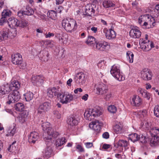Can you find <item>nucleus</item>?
Wrapping results in <instances>:
<instances>
[{
    "label": "nucleus",
    "instance_id": "nucleus-14",
    "mask_svg": "<svg viewBox=\"0 0 159 159\" xmlns=\"http://www.w3.org/2000/svg\"><path fill=\"white\" fill-rule=\"evenodd\" d=\"M44 77L41 75L33 76L32 78L33 83L35 84L37 86L41 85L43 83Z\"/></svg>",
    "mask_w": 159,
    "mask_h": 159
},
{
    "label": "nucleus",
    "instance_id": "nucleus-34",
    "mask_svg": "<svg viewBox=\"0 0 159 159\" xmlns=\"http://www.w3.org/2000/svg\"><path fill=\"white\" fill-rule=\"evenodd\" d=\"M139 135L136 133L130 134L129 135V139L133 142L138 141V138Z\"/></svg>",
    "mask_w": 159,
    "mask_h": 159
},
{
    "label": "nucleus",
    "instance_id": "nucleus-56",
    "mask_svg": "<svg viewBox=\"0 0 159 159\" xmlns=\"http://www.w3.org/2000/svg\"><path fill=\"white\" fill-rule=\"evenodd\" d=\"M53 114L55 117L57 119H60L61 117V114L57 111H53Z\"/></svg>",
    "mask_w": 159,
    "mask_h": 159
},
{
    "label": "nucleus",
    "instance_id": "nucleus-24",
    "mask_svg": "<svg viewBox=\"0 0 159 159\" xmlns=\"http://www.w3.org/2000/svg\"><path fill=\"white\" fill-rule=\"evenodd\" d=\"M18 20L16 18H10L8 21V24L10 27L14 28L16 27H17Z\"/></svg>",
    "mask_w": 159,
    "mask_h": 159
},
{
    "label": "nucleus",
    "instance_id": "nucleus-20",
    "mask_svg": "<svg viewBox=\"0 0 159 159\" xmlns=\"http://www.w3.org/2000/svg\"><path fill=\"white\" fill-rule=\"evenodd\" d=\"M29 115V112L27 111H23L20 114L17 118L19 122L21 124L24 123L26 121V119Z\"/></svg>",
    "mask_w": 159,
    "mask_h": 159
},
{
    "label": "nucleus",
    "instance_id": "nucleus-57",
    "mask_svg": "<svg viewBox=\"0 0 159 159\" xmlns=\"http://www.w3.org/2000/svg\"><path fill=\"white\" fill-rule=\"evenodd\" d=\"M112 97V93L111 92L108 93L106 96L105 98L106 100H108L110 99V98Z\"/></svg>",
    "mask_w": 159,
    "mask_h": 159
},
{
    "label": "nucleus",
    "instance_id": "nucleus-38",
    "mask_svg": "<svg viewBox=\"0 0 159 159\" xmlns=\"http://www.w3.org/2000/svg\"><path fill=\"white\" fill-rule=\"evenodd\" d=\"M96 42L95 38L91 36H88L87 40L86 42L87 44L90 45H91L92 44L96 43Z\"/></svg>",
    "mask_w": 159,
    "mask_h": 159
},
{
    "label": "nucleus",
    "instance_id": "nucleus-9",
    "mask_svg": "<svg viewBox=\"0 0 159 159\" xmlns=\"http://www.w3.org/2000/svg\"><path fill=\"white\" fill-rule=\"evenodd\" d=\"M51 104L48 102H45L40 104L37 109V113L43 114L48 111L50 108Z\"/></svg>",
    "mask_w": 159,
    "mask_h": 159
},
{
    "label": "nucleus",
    "instance_id": "nucleus-47",
    "mask_svg": "<svg viewBox=\"0 0 159 159\" xmlns=\"http://www.w3.org/2000/svg\"><path fill=\"white\" fill-rule=\"evenodd\" d=\"M16 127H14L11 130H8L7 134H6V135L7 136H13L16 133Z\"/></svg>",
    "mask_w": 159,
    "mask_h": 159
},
{
    "label": "nucleus",
    "instance_id": "nucleus-10",
    "mask_svg": "<svg viewBox=\"0 0 159 159\" xmlns=\"http://www.w3.org/2000/svg\"><path fill=\"white\" fill-rule=\"evenodd\" d=\"M141 72V77L143 80L148 81L152 79V74L150 70L145 68L143 69Z\"/></svg>",
    "mask_w": 159,
    "mask_h": 159
},
{
    "label": "nucleus",
    "instance_id": "nucleus-42",
    "mask_svg": "<svg viewBox=\"0 0 159 159\" xmlns=\"http://www.w3.org/2000/svg\"><path fill=\"white\" fill-rule=\"evenodd\" d=\"M28 22L26 20H18V27L19 26L21 27H24L27 25Z\"/></svg>",
    "mask_w": 159,
    "mask_h": 159
},
{
    "label": "nucleus",
    "instance_id": "nucleus-21",
    "mask_svg": "<svg viewBox=\"0 0 159 159\" xmlns=\"http://www.w3.org/2000/svg\"><path fill=\"white\" fill-rule=\"evenodd\" d=\"M142 99L139 96L137 95H134L131 102V104L136 107L139 106L141 104Z\"/></svg>",
    "mask_w": 159,
    "mask_h": 159
},
{
    "label": "nucleus",
    "instance_id": "nucleus-25",
    "mask_svg": "<svg viewBox=\"0 0 159 159\" xmlns=\"http://www.w3.org/2000/svg\"><path fill=\"white\" fill-rule=\"evenodd\" d=\"M85 75L82 72H80L77 74V75L76 76V77L79 80L77 81V79L76 81V82L77 84H80L84 82L85 79ZM76 79V77H75Z\"/></svg>",
    "mask_w": 159,
    "mask_h": 159
},
{
    "label": "nucleus",
    "instance_id": "nucleus-31",
    "mask_svg": "<svg viewBox=\"0 0 159 159\" xmlns=\"http://www.w3.org/2000/svg\"><path fill=\"white\" fill-rule=\"evenodd\" d=\"M138 92L143 97L149 100L150 98V95L149 93L147 92L146 91H144L142 89H139Z\"/></svg>",
    "mask_w": 159,
    "mask_h": 159
},
{
    "label": "nucleus",
    "instance_id": "nucleus-39",
    "mask_svg": "<svg viewBox=\"0 0 159 159\" xmlns=\"http://www.w3.org/2000/svg\"><path fill=\"white\" fill-rule=\"evenodd\" d=\"M126 55L127 59L129 62L133 63L134 57L133 52L130 51H128L126 53Z\"/></svg>",
    "mask_w": 159,
    "mask_h": 159
},
{
    "label": "nucleus",
    "instance_id": "nucleus-5",
    "mask_svg": "<svg viewBox=\"0 0 159 159\" xmlns=\"http://www.w3.org/2000/svg\"><path fill=\"white\" fill-rule=\"evenodd\" d=\"M149 133L152 137L150 142L155 144L159 140V128L154 127L151 128Z\"/></svg>",
    "mask_w": 159,
    "mask_h": 159
},
{
    "label": "nucleus",
    "instance_id": "nucleus-41",
    "mask_svg": "<svg viewBox=\"0 0 159 159\" xmlns=\"http://www.w3.org/2000/svg\"><path fill=\"white\" fill-rule=\"evenodd\" d=\"M1 36L3 39H7L9 37L8 30H3L0 33Z\"/></svg>",
    "mask_w": 159,
    "mask_h": 159
},
{
    "label": "nucleus",
    "instance_id": "nucleus-32",
    "mask_svg": "<svg viewBox=\"0 0 159 159\" xmlns=\"http://www.w3.org/2000/svg\"><path fill=\"white\" fill-rule=\"evenodd\" d=\"M122 127L121 124H117L113 127L114 132L116 134H120L121 132Z\"/></svg>",
    "mask_w": 159,
    "mask_h": 159
},
{
    "label": "nucleus",
    "instance_id": "nucleus-50",
    "mask_svg": "<svg viewBox=\"0 0 159 159\" xmlns=\"http://www.w3.org/2000/svg\"><path fill=\"white\" fill-rule=\"evenodd\" d=\"M16 143V141H15L13 142L11 144H10L9 147L8 149V151L10 152H12L13 150H16V147L14 145Z\"/></svg>",
    "mask_w": 159,
    "mask_h": 159
},
{
    "label": "nucleus",
    "instance_id": "nucleus-52",
    "mask_svg": "<svg viewBox=\"0 0 159 159\" xmlns=\"http://www.w3.org/2000/svg\"><path fill=\"white\" fill-rule=\"evenodd\" d=\"M52 152V150L51 148H48L45 150V155L48 157H49Z\"/></svg>",
    "mask_w": 159,
    "mask_h": 159
},
{
    "label": "nucleus",
    "instance_id": "nucleus-6",
    "mask_svg": "<svg viewBox=\"0 0 159 159\" xmlns=\"http://www.w3.org/2000/svg\"><path fill=\"white\" fill-rule=\"evenodd\" d=\"M57 97L60 99V102L62 104H67L73 99V95L68 92L59 93Z\"/></svg>",
    "mask_w": 159,
    "mask_h": 159
},
{
    "label": "nucleus",
    "instance_id": "nucleus-29",
    "mask_svg": "<svg viewBox=\"0 0 159 159\" xmlns=\"http://www.w3.org/2000/svg\"><path fill=\"white\" fill-rule=\"evenodd\" d=\"M103 6L106 8L115 7V4L113 2L110 0H105L102 3Z\"/></svg>",
    "mask_w": 159,
    "mask_h": 159
},
{
    "label": "nucleus",
    "instance_id": "nucleus-58",
    "mask_svg": "<svg viewBox=\"0 0 159 159\" xmlns=\"http://www.w3.org/2000/svg\"><path fill=\"white\" fill-rule=\"evenodd\" d=\"M55 37L58 38L59 41H60L61 40H62L63 39L62 38L63 36L62 34L60 33H57L56 34Z\"/></svg>",
    "mask_w": 159,
    "mask_h": 159
},
{
    "label": "nucleus",
    "instance_id": "nucleus-63",
    "mask_svg": "<svg viewBox=\"0 0 159 159\" xmlns=\"http://www.w3.org/2000/svg\"><path fill=\"white\" fill-rule=\"evenodd\" d=\"M54 34L52 33L49 32L48 34H45V36L46 38H50L52 36H53Z\"/></svg>",
    "mask_w": 159,
    "mask_h": 159
},
{
    "label": "nucleus",
    "instance_id": "nucleus-54",
    "mask_svg": "<svg viewBox=\"0 0 159 159\" xmlns=\"http://www.w3.org/2000/svg\"><path fill=\"white\" fill-rule=\"evenodd\" d=\"M7 19L5 17L2 16L0 19V25H2L4 24L6 22Z\"/></svg>",
    "mask_w": 159,
    "mask_h": 159
},
{
    "label": "nucleus",
    "instance_id": "nucleus-3",
    "mask_svg": "<svg viewBox=\"0 0 159 159\" xmlns=\"http://www.w3.org/2000/svg\"><path fill=\"white\" fill-rule=\"evenodd\" d=\"M102 110L101 107H97L93 108L86 110L84 114L85 118L89 120H91L95 117L102 115Z\"/></svg>",
    "mask_w": 159,
    "mask_h": 159
},
{
    "label": "nucleus",
    "instance_id": "nucleus-23",
    "mask_svg": "<svg viewBox=\"0 0 159 159\" xmlns=\"http://www.w3.org/2000/svg\"><path fill=\"white\" fill-rule=\"evenodd\" d=\"M1 93L2 95H5L11 91H12L10 84H7L2 86Z\"/></svg>",
    "mask_w": 159,
    "mask_h": 159
},
{
    "label": "nucleus",
    "instance_id": "nucleus-44",
    "mask_svg": "<svg viewBox=\"0 0 159 159\" xmlns=\"http://www.w3.org/2000/svg\"><path fill=\"white\" fill-rule=\"evenodd\" d=\"M145 15H142L140 16L139 18V23L141 26H143V23L145 22Z\"/></svg>",
    "mask_w": 159,
    "mask_h": 159
},
{
    "label": "nucleus",
    "instance_id": "nucleus-49",
    "mask_svg": "<svg viewBox=\"0 0 159 159\" xmlns=\"http://www.w3.org/2000/svg\"><path fill=\"white\" fill-rule=\"evenodd\" d=\"M154 114L156 117H159V105H157L155 107L154 109Z\"/></svg>",
    "mask_w": 159,
    "mask_h": 159
},
{
    "label": "nucleus",
    "instance_id": "nucleus-1",
    "mask_svg": "<svg viewBox=\"0 0 159 159\" xmlns=\"http://www.w3.org/2000/svg\"><path fill=\"white\" fill-rule=\"evenodd\" d=\"M42 127L43 131H46L48 135V137L44 138V140L46 142L50 141L52 138H56L59 134L58 132L55 131L50 127V124L48 122L43 123L42 124Z\"/></svg>",
    "mask_w": 159,
    "mask_h": 159
},
{
    "label": "nucleus",
    "instance_id": "nucleus-16",
    "mask_svg": "<svg viewBox=\"0 0 159 159\" xmlns=\"http://www.w3.org/2000/svg\"><path fill=\"white\" fill-rule=\"evenodd\" d=\"M59 94V90L55 87L49 88L47 90V96L51 98H52L54 96H57Z\"/></svg>",
    "mask_w": 159,
    "mask_h": 159
},
{
    "label": "nucleus",
    "instance_id": "nucleus-61",
    "mask_svg": "<svg viewBox=\"0 0 159 159\" xmlns=\"http://www.w3.org/2000/svg\"><path fill=\"white\" fill-rule=\"evenodd\" d=\"M109 133L107 132H105L102 134V137L104 138L107 139L109 138Z\"/></svg>",
    "mask_w": 159,
    "mask_h": 159
},
{
    "label": "nucleus",
    "instance_id": "nucleus-64",
    "mask_svg": "<svg viewBox=\"0 0 159 159\" xmlns=\"http://www.w3.org/2000/svg\"><path fill=\"white\" fill-rule=\"evenodd\" d=\"M88 97L89 95L87 94H86L82 97L81 98L84 101H86L88 99Z\"/></svg>",
    "mask_w": 159,
    "mask_h": 159
},
{
    "label": "nucleus",
    "instance_id": "nucleus-18",
    "mask_svg": "<svg viewBox=\"0 0 159 159\" xmlns=\"http://www.w3.org/2000/svg\"><path fill=\"white\" fill-rule=\"evenodd\" d=\"M12 61L15 65L21 64L22 62V56L20 53H17L14 55H12Z\"/></svg>",
    "mask_w": 159,
    "mask_h": 159
},
{
    "label": "nucleus",
    "instance_id": "nucleus-55",
    "mask_svg": "<svg viewBox=\"0 0 159 159\" xmlns=\"http://www.w3.org/2000/svg\"><path fill=\"white\" fill-rule=\"evenodd\" d=\"M17 15L18 16L20 17V18H22L23 17V16L24 15H25V11H24V10H20L18 11L17 12Z\"/></svg>",
    "mask_w": 159,
    "mask_h": 159
},
{
    "label": "nucleus",
    "instance_id": "nucleus-51",
    "mask_svg": "<svg viewBox=\"0 0 159 159\" xmlns=\"http://www.w3.org/2000/svg\"><path fill=\"white\" fill-rule=\"evenodd\" d=\"M44 43L48 47L51 48H52L54 46V42L52 40L45 41Z\"/></svg>",
    "mask_w": 159,
    "mask_h": 159
},
{
    "label": "nucleus",
    "instance_id": "nucleus-15",
    "mask_svg": "<svg viewBox=\"0 0 159 159\" xmlns=\"http://www.w3.org/2000/svg\"><path fill=\"white\" fill-rule=\"evenodd\" d=\"M91 123L89 124V127H92L96 133H99L101 129V126L99 125L100 122L98 120H95L92 121Z\"/></svg>",
    "mask_w": 159,
    "mask_h": 159
},
{
    "label": "nucleus",
    "instance_id": "nucleus-62",
    "mask_svg": "<svg viewBox=\"0 0 159 159\" xmlns=\"http://www.w3.org/2000/svg\"><path fill=\"white\" fill-rule=\"evenodd\" d=\"M110 146L111 145L110 144L104 143L103 145L102 148H104V149H107L109 148H110Z\"/></svg>",
    "mask_w": 159,
    "mask_h": 159
},
{
    "label": "nucleus",
    "instance_id": "nucleus-4",
    "mask_svg": "<svg viewBox=\"0 0 159 159\" xmlns=\"http://www.w3.org/2000/svg\"><path fill=\"white\" fill-rule=\"evenodd\" d=\"M110 73L113 76L119 81L124 80L125 79L123 73L120 72V66L118 64H114L111 67Z\"/></svg>",
    "mask_w": 159,
    "mask_h": 159
},
{
    "label": "nucleus",
    "instance_id": "nucleus-48",
    "mask_svg": "<svg viewBox=\"0 0 159 159\" xmlns=\"http://www.w3.org/2000/svg\"><path fill=\"white\" fill-rule=\"evenodd\" d=\"M143 144H145L147 143L146 138L143 135H139L138 138V141Z\"/></svg>",
    "mask_w": 159,
    "mask_h": 159
},
{
    "label": "nucleus",
    "instance_id": "nucleus-40",
    "mask_svg": "<svg viewBox=\"0 0 159 159\" xmlns=\"http://www.w3.org/2000/svg\"><path fill=\"white\" fill-rule=\"evenodd\" d=\"M56 11L53 10H50L47 13V15L52 19H54L57 16Z\"/></svg>",
    "mask_w": 159,
    "mask_h": 159
},
{
    "label": "nucleus",
    "instance_id": "nucleus-53",
    "mask_svg": "<svg viewBox=\"0 0 159 159\" xmlns=\"http://www.w3.org/2000/svg\"><path fill=\"white\" fill-rule=\"evenodd\" d=\"M76 148L78 150V152H84V149L82 146L80 144L77 145L76 146Z\"/></svg>",
    "mask_w": 159,
    "mask_h": 159
},
{
    "label": "nucleus",
    "instance_id": "nucleus-46",
    "mask_svg": "<svg viewBox=\"0 0 159 159\" xmlns=\"http://www.w3.org/2000/svg\"><path fill=\"white\" fill-rule=\"evenodd\" d=\"M11 14V11L8 9H6L3 10L2 12V16L5 17L6 18L7 16H9Z\"/></svg>",
    "mask_w": 159,
    "mask_h": 159
},
{
    "label": "nucleus",
    "instance_id": "nucleus-30",
    "mask_svg": "<svg viewBox=\"0 0 159 159\" xmlns=\"http://www.w3.org/2000/svg\"><path fill=\"white\" fill-rule=\"evenodd\" d=\"M66 140L65 138L57 139L56 141V145L57 147H60L65 144Z\"/></svg>",
    "mask_w": 159,
    "mask_h": 159
},
{
    "label": "nucleus",
    "instance_id": "nucleus-45",
    "mask_svg": "<svg viewBox=\"0 0 159 159\" xmlns=\"http://www.w3.org/2000/svg\"><path fill=\"white\" fill-rule=\"evenodd\" d=\"M108 110L110 112L114 113L116 111L117 108L114 105H111L108 107Z\"/></svg>",
    "mask_w": 159,
    "mask_h": 159
},
{
    "label": "nucleus",
    "instance_id": "nucleus-17",
    "mask_svg": "<svg viewBox=\"0 0 159 159\" xmlns=\"http://www.w3.org/2000/svg\"><path fill=\"white\" fill-rule=\"evenodd\" d=\"M129 34L131 38L134 39H139L141 35V32L138 29L134 28L130 30Z\"/></svg>",
    "mask_w": 159,
    "mask_h": 159
},
{
    "label": "nucleus",
    "instance_id": "nucleus-59",
    "mask_svg": "<svg viewBox=\"0 0 159 159\" xmlns=\"http://www.w3.org/2000/svg\"><path fill=\"white\" fill-rule=\"evenodd\" d=\"M147 111L146 110H143L140 111L139 114L142 116L143 117H145L147 115Z\"/></svg>",
    "mask_w": 159,
    "mask_h": 159
},
{
    "label": "nucleus",
    "instance_id": "nucleus-43",
    "mask_svg": "<svg viewBox=\"0 0 159 159\" xmlns=\"http://www.w3.org/2000/svg\"><path fill=\"white\" fill-rule=\"evenodd\" d=\"M128 145V142L126 140H120L118 143V146L120 147H125L127 146Z\"/></svg>",
    "mask_w": 159,
    "mask_h": 159
},
{
    "label": "nucleus",
    "instance_id": "nucleus-12",
    "mask_svg": "<svg viewBox=\"0 0 159 159\" xmlns=\"http://www.w3.org/2000/svg\"><path fill=\"white\" fill-rule=\"evenodd\" d=\"M96 94L102 95L106 93L108 90L106 86L103 83L98 84L96 86Z\"/></svg>",
    "mask_w": 159,
    "mask_h": 159
},
{
    "label": "nucleus",
    "instance_id": "nucleus-22",
    "mask_svg": "<svg viewBox=\"0 0 159 159\" xmlns=\"http://www.w3.org/2000/svg\"><path fill=\"white\" fill-rule=\"evenodd\" d=\"M95 5L93 4L88 5L86 6L85 12L86 15L88 16H91V15L93 14L95 10L93 9V7Z\"/></svg>",
    "mask_w": 159,
    "mask_h": 159
},
{
    "label": "nucleus",
    "instance_id": "nucleus-33",
    "mask_svg": "<svg viewBox=\"0 0 159 159\" xmlns=\"http://www.w3.org/2000/svg\"><path fill=\"white\" fill-rule=\"evenodd\" d=\"M24 96L26 101H30L33 99L34 97V94L33 93L29 92L24 94Z\"/></svg>",
    "mask_w": 159,
    "mask_h": 159
},
{
    "label": "nucleus",
    "instance_id": "nucleus-7",
    "mask_svg": "<svg viewBox=\"0 0 159 159\" xmlns=\"http://www.w3.org/2000/svg\"><path fill=\"white\" fill-rule=\"evenodd\" d=\"M20 95L19 92L16 90L10 93L8 96V101L7 102L8 104L17 102L20 99Z\"/></svg>",
    "mask_w": 159,
    "mask_h": 159
},
{
    "label": "nucleus",
    "instance_id": "nucleus-36",
    "mask_svg": "<svg viewBox=\"0 0 159 159\" xmlns=\"http://www.w3.org/2000/svg\"><path fill=\"white\" fill-rule=\"evenodd\" d=\"M25 11V15L31 16L34 13L33 10L30 7L26 6L25 8V10H24Z\"/></svg>",
    "mask_w": 159,
    "mask_h": 159
},
{
    "label": "nucleus",
    "instance_id": "nucleus-37",
    "mask_svg": "<svg viewBox=\"0 0 159 159\" xmlns=\"http://www.w3.org/2000/svg\"><path fill=\"white\" fill-rule=\"evenodd\" d=\"M24 108V104L21 102H18L17 103L15 106V109L18 111H22L23 110Z\"/></svg>",
    "mask_w": 159,
    "mask_h": 159
},
{
    "label": "nucleus",
    "instance_id": "nucleus-28",
    "mask_svg": "<svg viewBox=\"0 0 159 159\" xmlns=\"http://www.w3.org/2000/svg\"><path fill=\"white\" fill-rule=\"evenodd\" d=\"M67 122L69 125L73 126L76 125L78 124V121L75 117H73L68 118Z\"/></svg>",
    "mask_w": 159,
    "mask_h": 159
},
{
    "label": "nucleus",
    "instance_id": "nucleus-19",
    "mask_svg": "<svg viewBox=\"0 0 159 159\" xmlns=\"http://www.w3.org/2000/svg\"><path fill=\"white\" fill-rule=\"evenodd\" d=\"M39 137V134L37 132L35 131L32 132L29 136L28 142L30 143L34 144L38 140Z\"/></svg>",
    "mask_w": 159,
    "mask_h": 159
},
{
    "label": "nucleus",
    "instance_id": "nucleus-35",
    "mask_svg": "<svg viewBox=\"0 0 159 159\" xmlns=\"http://www.w3.org/2000/svg\"><path fill=\"white\" fill-rule=\"evenodd\" d=\"M9 37L11 38L15 37L17 34V30L16 29L12 28L10 30H8Z\"/></svg>",
    "mask_w": 159,
    "mask_h": 159
},
{
    "label": "nucleus",
    "instance_id": "nucleus-26",
    "mask_svg": "<svg viewBox=\"0 0 159 159\" xmlns=\"http://www.w3.org/2000/svg\"><path fill=\"white\" fill-rule=\"evenodd\" d=\"M9 84L13 91L17 90L20 86V83L17 80L13 81Z\"/></svg>",
    "mask_w": 159,
    "mask_h": 159
},
{
    "label": "nucleus",
    "instance_id": "nucleus-8",
    "mask_svg": "<svg viewBox=\"0 0 159 159\" xmlns=\"http://www.w3.org/2000/svg\"><path fill=\"white\" fill-rule=\"evenodd\" d=\"M96 48L101 51H107L110 48V45L104 41H100L96 42Z\"/></svg>",
    "mask_w": 159,
    "mask_h": 159
},
{
    "label": "nucleus",
    "instance_id": "nucleus-2",
    "mask_svg": "<svg viewBox=\"0 0 159 159\" xmlns=\"http://www.w3.org/2000/svg\"><path fill=\"white\" fill-rule=\"evenodd\" d=\"M61 25L63 28L69 32L76 30L78 27L76 20L73 19H64L62 21Z\"/></svg>",
    "mask_w": 159,
    "mask_h": 159
},
{
    "label": "nucleus",
    "instance_id": "nucleus-13",
    "mask_svg": "<svg viewBox=\"0 0 159 159\" xmlns=\"http://www.w3.org/2000/svg\"><path fill=\"white\" fill-rule=\"evenodd\" d=\"M145 22L143 23V26L146 27L148 25L154 26L156 22L155 19L149 14L145 15Z\"/></svg>",
    "mask_w": 159,
    "mask_h": 159
},
{
    "label": "nucleus",
    "instance_id": "nucleus-11",
    "mask_svg": "<svg viewBox=\"0 0 159 159\" xmlns=\"http://www.w3.org/2000/svg\"><path fill=\"white\" fill-rule=\"evenodd\" d=\"M103 32L105 34L106 38L109 40L113 39L116 37V33L112 28L108 30L107 28H104Z\"/></svg>",
    "mask_w": 159,
    "mask_h": 159
},
{
    "label": "nucleus",
    "instance_id": "nucleus-60",
    "mask_svg": "<svg viewBox=\"0 0 159 159\" xmlns=\"http://www.w3.org/2000/svg\"><path fill=\"white\" fill-rule=\"evenodd\" d=\"M85 144L86 147L87 148H90L93 146V143L90 142L86 143H85Z\"/></svg>",
    "mask_w": 159,
    "mask_h": 159
},
{
    "label": "nucleus",
    "instance_id": "nucleus-27",
    "mask_svg": "<svg viewBox=\"0 0 159 159\" xmlns=\"http://www.w3.org/2000/svg\"><path fill=\"white\" fill-rule=\"evenodd\" d=\"M150 41L148 40L147 42L145 40H143L141 43L140 45L141 48L145 51H148L150 49Z\"/></svg>",
    "mask_w": 159,
    "mask_h": 159
}]
</instances>
